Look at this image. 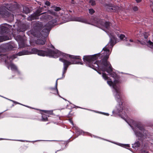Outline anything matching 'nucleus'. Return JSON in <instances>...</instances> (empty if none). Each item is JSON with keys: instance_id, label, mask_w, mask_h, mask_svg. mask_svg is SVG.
<instances>
[{"instance_id": "obj_1", "label": "nucleus", "mask_w": 153, "mask_h": 153, "mask_svg": "<svg viewBox=\"0 0 153 153\" xmlns=\"http://www.w3.org/2000/svg\"><path fill=\"white\" fill-rule=\"evenodd\" d=\"M111 49H102L101 53L102 60L100 61H95L98 59V56L100 54L93 55L85 56H83V59L86 65L94 70L99 68L102 71H106L113 78L109 79L106 74L102 73V77L105 80H107L108 84L112 87L113 91L116 100L119 103L113 111V114L115 113L121 115L122 118L124 119L133 130L135 134L137 137L140 138H144L146 137L147 132L145 130L142 125L140 123H137L131 120L130 123L127 122L126 118L127 117L125 110L123 109V106L121 99L123 96L121 92L119 85V81L117 74L112 72V68L109 62L107 61L111 53Z\"/></svg>"}, {"instance_id": "obj_2", "label": "nucleus", "mask_w": 153, "mask_h": 153, "mask_svg": "<svg viewBox=\"0 0 153 153\" xmlns=\"http://www.w3.org/2000/svg\"><path fill=\"white\" fill-rule=\"evenodd\" d=\"M32 54H36L41 56H46L55 58H57L59 56H62V58H61L59 59L60 61L63 63L64 67L62 70V78L65 77L64 74L66 72L68 66L71 64H73V56L62 53L54 49L53 50L48 49L47 52H45L33 48L32 49L31 52L24 50L19 52L16 55H13L11 56H7L5 55L2 56L3 57V59H5L6 57H7L5 62L8 68L9 69L10 67L11 70L16 71L19 73V72L17 67L11 62V61L17 57L16 56H20Z\"/></svg>"}, {"instance_id": "obj_3", "label": "nucleus", "mask_w": 153, "mask_h": 153, "mask_svg": "<svg viewBox=\"0 0 153 153\" xmlns=\"http://www.w3.org/2000/svg\"><path fill=\"white\" fill-rule=\"evenodd\" d=\"M40 19L42 20L49 21L45 25L44 28L42 31V32L45 35L47 36L51 28L54 25H55L57 20L55 19H53L51 16L46 13L42 15L40 18Z\"/></svg>"}, {"instance_id": "obj_4", "label": "nucleus", "mask_w": 153, "mask_h": 153, "mask_svg": "<svg viewBox=\"0 0 153 153\" xmlns=\"http://www.w3.org/2000/svg\"><path fill=\"white\" fill-rule=\"evenodd\" d=\"M0 16L5 18L10 17H12V18H13V15L6 10L4 7H0Z\"/></svg>"}, {"instance_id": "obj_5", "label": "nucleus", "mask_w": 153, "mask_h": 153, "mask_svg": "<svg viewBox=\"0 0 153 153\" xmlns=\"http://www.w3.org/2000/svg\"><path fill=\"white\" fill-rule=\"evenodd\" d=\"M144 39L143 41V43H141L142 44H146L150 48L153 49V42H152L150 40L148 41L147 39L148 37V33H145L144 34Z\"/></svg>"}, {"instance_id": "obj_6", "label": "nucleus", "mask_w": 153, "mask_h": 153, "mask_svg": "<svg viewBox=\"0 0 153 153\" xmlns=\"http://www.w3.org/2000/svg\"><path fill=\"white\" fill-rule=\"evenodd\" d=\"M105 7L108 11L116 12L118 11L120 9V8L118 7L112 6L111 4L106 5Z\"/></svg>"}, {"instance_id": "obj_7", "label": "nucleus", "mask_w": 153, "mask_h": 153, "mask_svg": "<svg viewBox=\"0 0 153 153\" xmlns=\"http://www.w3.org/2000/svg\"><path fill=\"white\" fill-rule=\"evenodd\" d=\"M10 26L8 24H5L0 26V34H3L9 30Z\"/></svg>"}, {"instance_id": "obj_8", "label": "nucleus", "mask_w": 153, "mask_h": 153, "mask_svg": "<svg viewBox=\"0 0 153 153\" xmlns=\"http://www.w3.org/2000/svg\"><path fill=\"white\" fill-rule=\"evenodd\" d=\"M45 114H43L42 116V121H46L48 120V118L46 116H49V115L52 114H53L52 111H46L42 110Z\"/></svg>"}, {"instance_id": "obj_9", "label": "nucleus", "mask_w": 153, "mask_h": 153, "mask_svg": "<svg viewBox=\"0 0 153 153\" xmlns=\"http://www.w3.org/2000/svg\"><path fill=\"white\" fill-rule=\"evenodd\" d=\"M18 39H17V41L19 44V48H24L27 46L26 44L25 41L22 39L20 36H19Z\"/></svg>"}, {"instance_id": "obj_10", "label": "nucleus", "mask_w": 153, "mask_h": 153, "mask_svg": "<svg viewBox=\"0 0 153 153\" xmlns=\"http://www.w3.org/2000/svg\"><path fill=\"white\" fill-rule=\"evenodd\" d=\"M40 13H39L37 11L36 13H34L33 14L31 15L30 16H29L28 18V20L29 21H31L34 19H38V16H39L40 14Z\"/></svg>"}, {"instance_id": "obj_11", "label": "nucleus", "mask_w": 153, "mask_h": 153, "mask_svg": "<svg viewBox=\"0 0 153 153\" xmlns=\"http://www.w3.org/2000/svg\"><path fill=\"white\" fill-rule=\"evenodd\" d=\"M69 121L71 124L72 125L73 127L75 128L76 133L78 135V136L79 135L82 134L84 133V132L82 130H80L77 127L75 126L72 120H70Z\"/></svg>"}, {"instance_id": "obj_12", "label": "nucleus", "mask_w": 153, "mask_h": 153, "mask_svg": "<svg viewBox=\"0 0 153 153\" xmlns=\"http://www.w3.org/2000/svg\"><path fill=\"white\" fill-rule=\"evenodd\" d=\"M71 21L79 22L85 23H88L87 21L84 19L79 17H73L71 20Z\"/></svg>"}, {"instance_id": "obj_13", "label": "nucleus", "mask_w": 153, "mask_h": 153, "mask_svg": "<svg viewBox=\"0 0 153 153\" xmlns=\"http://www.w3.org/2000/svg\"><path fill=\"white\" fill-rule=\"evenodd\" d=\"M61 8L59 7H53V9L52 10H49L48 11V13L52 15H54L55 16H57V13L53 11V10L56 11H58L60 10Z\"/></svg>"}, {"instance_id": "obj_14", "label": "nucleus", "mask_w": 153, "mask_h": 153, "mask_svg": "<svg viewBox=\"0 0 153 153\" xmlns=\"http://www.w3.org/2000/svg\"><path fill=\"white\" fill-rule=\"evenodd\" d=\"M61 79V78L58 79L56 80V84H55V88H50V89L52 91L51 93H53V94H58V95L60 97V96L59 95V94H58V90L57 89V80L59 79Z\"/></svg>"}, {"instance_id": "obj_15", "label": "nucleus", "mask_w": 153, "mask_h": 153, "mask_svg": "<svg viewBox=\"0 0 153 153\" xmlns=\"http://www.w3.org/2000/svg\"><path fill=\"white\" fill-rule=\"evenodd\" d=\"M134 42V41L132 39H130L129 40L127 39L125 41V44L126 46H132Z\"/></svg>"}, {"instance_id": "obj_16", "label": "nucleus", "mask_w": 153, "mask_h": 153, "mask_svg": "<svg viewBox=\"0 0 153 153\" xmlns=\"http://www.w3.org/2000/svg\"><path fill=\"white\" fill-rule=\"evenodd\" d=\"M5 47L9 50H14L13 48L15 47L13 43H9L6 44L5 45Z\"/></svg>"}, {"instance_id": "obj_17", "label": "nucleus", "mask_w": 153, "mask_h": 153, "mask_svg": "<svg viewBox=\"0 0 153 153\" xmlns=\"http://www.w3.org/2000/svg\"><path fill=\"white\" fill-rule=\"evenodd\" d=\"M15 6H13L11 4H7L6 5V8L10 11H13L15 9Z\"/></svg>"}, {"instance_id": "obj_18", "label": "nucleus", "mask_w": 153, "mask_h": 153, "mask_svg": "<svg viewBox=\"0 0 153 153\" xmlns=\"http://www.w3.org/2000/svg\"><path fill=\"white\" fill-rule=\"evenodd\" d=\"M45 38L42 39H38L36 42V43L37 44H41L42 45H44L45 44Z\"/></svg>"}, {"instance_id": "obj_19", "label": "nucleus", "mask_w": 153, "mask_h": 153, "mask_svg": "<svg viewBox=\"0 0 153 153\" xmlns=\"http://www.w3.org/2000/svg\"><path fill=\"white\" fill-rule=\"evenodd\" d=\"M42 25H41V22H36L35 25H34V26L36 29H37L38 30H39V29L42 27Z\"/></svg>"}, {"instance_id": "obj_20", "label": "nucleus", "mask_w": 153, "mask_h": 153, "mask_svg": "<svg viewBox=\"0 0 153 153\" xmlns=\"http://www.w3.org/2000/svg\"><path fill=\"white\" fill-rule=\"evenodd\" d=\"M27 29L26 26L25 25H22L21 26V27L20 29L18 30V32H24Z\"/></svg>"}, {"instance_id": "obj_21", "label": "nucleus", "mask_w": 153, "mask_h": 153, "mask_svg": "<svg viewBox=\"0 0 153 153\" xmlns=\"http://www.w3.org/2000/svg\"><path fill=\"white\" fill-rule=\"evenodd\" d=\"M29 10L27 7H25L23 9V12L25 14H27L29 12Z\"/></svg>"}, {"instance_id": "obj_22", "label": "nucleus", "mask_w": 153, "mask_h": 153, "mask_svg": "<svg viewBox=\"0 0 153 153\" xmlns=\"http://www.w3.org/2000/svg\"><path fill=\"white\" fill-rule=\"evenodd\" d=\"M140 146V143L138 141L136 142L134 144H132V147L135 148L139 147Z\"/></svg>"}, {"instance_id": "obj_23", "label": "nucleus", "mask_w": 153, "mask_h": 153, "mask_svg": "<svg viewBox=\"0 0 153 153\" xmlns=\"http://www.w3.org/2000/svg\"><path fill=\"white\" fill-rule=\"evenodd\" d=\"M119 38L120 39L123 40L124 41H126L127 39V38L124 35L122 34H121L120 35Z\"/></svg>"}, {"instance_id": "obj_24", "label": "nucleus", "mask_w": 153, "mask_h": 153, "mask_svg": "<svg viewBox=\"0 0 153 153\" xmlns=\"http://www.w3.org/2000/svg\"><path fill=\"white\" fill-rule=\"evenodd\" d=\"M115 144H116L115 143H114ZM116 144H117L118 145H119L120 146L124 147H129V145L128 144H118L116 143Z\"/></svg>"}, {"instance_id": "obj_25", "label": "nucleus", "mask_w": 153, "mask_h": 153, "mask_svg": "<svg viewBox=\"0 0 153 153\" xmlns=\"http://www.w3.org/2000/svg\"><path fill=\"white\" fill-rule=\"evenodd\" d=\"M36 30H35V32L33 31L32 30H31L30 31H29L27 32V33L28 34L30 33L31 34L33 35V36H35L36 34H35Z\"/></svg>"}, {"instance_id": "obj_26", "label": "nucleus", "mask_w": 153, "mask_h": 153, "mask_svg": "<svg viewBox=\"0 0 153 153\" xmlns=\"http://www.w3.org/2000/svg\"><path fill=\"white\" fill-rule=\"evenodd\" d=\"M94 111L96 112V113H100V114H103L104 115H106V116H108L109 115V114L108 113H103V112H97V111Z\"/></svg>"}, {"instance_id": "obj_27", "label": "nucleus", "mask_w": 153, "mask_h": 153, "mask_svg": "<svg viewBox=\"0 0 153 153\" xmlns=\"http://www.w3.org/2000/svg\"><path fill=\"white\" fill-rule=\"evenodd\" d=\"M89 3L92 5H94L95 4V2L93 0H90Z\"/></svg>"}, {"instance_id": "obj_28", "label": "nucleus", "mask_w": 153, "mask_h": 153, "mask_svg": "<svg viewBox=\"0 0 153 153\" xmlns=\"http://www.w3.org/2000/svg\"><path fill=\"white\" fill-rule=\"evenodd\" d=\"M94 12V10L92 9H89V13L91 14H93Z\"/></svg>"}, {"instance_id": "obj_29", "label": "nucleus", "mask_w": 153, "mask_h": 153, "mask_svg": "<svg viewBox=\"0 0 153 153\" xmlns=\"http://www.w3.org/2000/svg\"><path fill=\"white\" fill-rule=\"evenodd\" d=\"M45 4L47 6H49L50 4V3L48 1H46L45 3Z\"/></svg>"}, {"instance_id": "obj_30", "label": "nucleus", "mask_w": 153, "mask_h": 153, "mask_svg": "<svg viewBox=\"0 0 153 153\" xmlns=\"http://www.w3.org/2000/svg\"><path fill=\"white\" fill-rule=\"evenodd\" d=\"M133 10L135 11H136L138 9L137 7H133Z\"/></svg>"}, {"instance_id": "obj_31", "label": "nucleus", "mask_w": 153, "mask_h": 153, "mask_svg": "<svg viewBox=\"0 0 153 153\" xmlns=\"http://www.w3.org/2000/svg\"><path fill=\"white\" fill-rule=\"evenodd\" d=\"M3 38V37L2 36H0V42H2L4 41Z\"/></svg>"}, {"instance_id": "obj_32", "label": "nucleus", "mask_w": 153, "mask_h": 153, "mask_svg": "<svg viewBox=\"0 0 153 153\" xmlns=\"http://www.w3.org/2000/svg\"><path fill=\"white\" fill-rule=\"evenodd\" d=\"M10 100L11 101H12L13 102H14V103H15L16 104H20V103H18V102H15L14 101H13V100Z\"/></svg>"}, {"instance_id": "obj_33", "label": "nucleus", "mask_w": 153, "mask_h": 153, "mask_svg": "<svg viewBox=\"0 0 153 153\" xmlns=\"http://www.w3.org/2000/svg\"><path fill=\"white\" fill-rule=\"evenodd\" d=\"M136 1L137 2H139L141 1V0H136Z\"/></svg>"}, {"instance_id": "obj_34", "label": "nucleus", "mask_w": 153, "mask_h": 153, "mask_svg": "<svg viewBox=\"0 0 153 153\" xmlns=\"http://www.w3.org/2000/svg\"><path fill=\"white\" fill-rule=\"evenodd\" d=\"M118 33H118V32H117V33L116 32V34H117V36H118V35H119V34H118Z\"/></svg>"}, {"instance_id": "obj_35", "label": "nucleus", "mask_w": 153, "mask_h": 153, "mask_svg": "<svg viewBox=\"0 0 153 153\" xmlns=\"http://www.w3.org/2000/svg\"><path fill=\"white\" fill-rule=\"evenodd\" d=\"M151 2L152 3V4H153V0H151Z\"/></svg>"}, {"instance_id": "obj_36", "label": "nucleus", "mask_w": 153, "mask_h": 153, "mask_svg": "<svg viewBox=\"0 0 153 153\" xmlns=\"http://www.w3.org/2000/svg\"><path fill=\"white\" fill-rule=\"evenodd\" d=\"M4 139H3V138H0V140H4ZM5 140H6V139H5Z\"/></svg>"}, {"instance_id": "obj_37", "label": "nucleus", "mask_w": 153, "mask_h": 153, "mask_svg": "<svg viewBox=\"0 0 153 153\" xmlns=\"http://www.w3.org/2000/svg\"><path fill=\"white\" fill-rule=\"evenodd\" d=\"M98 73L99 74H101V73H100V72H98Z\"/></svg>"}, {"instance_id": "obj_38", "label": "nucleus", "mask_w": 153, "mask_h": 153, "mask_svg": "<svg viewBox=\"0 0 153 153\" xmlns=\"http://www.w3.org/2000/svg\"><path fill=\"white\" fill-rule=\"evenodd\" d=\"M18 141H22V140H18Z\"/></svg>"}, {"instance_id": "obj_39", "label": "nucleus", "mask_w": 153, "mask_h": 153, "mask_svg": "<svg viewBox=\"0 0 153 153\" xmlns=\"http://www.w3.org/2000/svg\"><path fill=\"white\" fill-rule=\"evenodd\" d=\"M52 48H53V46H52Z\"/></svg>"}, {"instance_id": "obj_40", "label": "nucleus", "mask_w": 153, "mask_h": 153, "mask_svg": "<svg viewBox=\"0 0 153 153\" xmlns=\"http://www.w3.org/2000/svg\"><path fill=\"white\" fill-rule=\"evenodd\" d=\"M81 64H82V63H80Z\"/></svg>"}, {"instance_id": "obj_41", "label": "nucleus", "mask_w": 153, "mask_h": 153, "mask_svg": "<svg viewBox=\"0 0 153 153\" xmlns=\"http://www.w3.org/2000/svg\"><path fill=\"white\" fill-rule=\"evenodd\" d=\"M72 1H73L74 0H71Z\"/></svg>"}, {"instance_id": "obj_42", "label": "nucleus", "mask_w": 153, "mask_h": 153, "mask_svg": "<svg viewBox=\"0 0 153 153\" xmlns=\"http://www.w3.org/2000/svg\"><path fill=\"white\" fill-rule=\"evenodd\" d=\"M56 153H57L56 152Z\"/></svg>"}]
</instances>
